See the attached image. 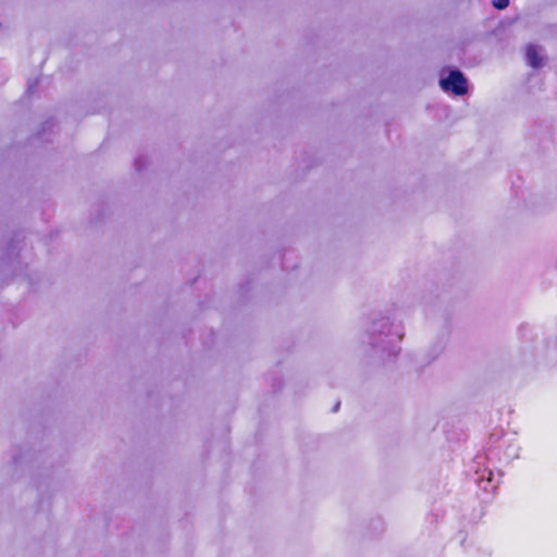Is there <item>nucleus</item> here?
Segmentation results:
<instances>
[{
	"label": "nucleus",
	"instance_id": "obj_1",
	"mask_svg": "<svg viewBox=\"0 0 557 557\" xmlns=\"http://www.w3.org/2000/svg\"><path fill=\"white\" fill-rule=\"evenodd\" d=\"M368 344L382 360L396 357L400 351L399 343L404 329L395 324L388 315L372 313L367 327Z\"/></svg>",
	"mask_w": 557,
	"mask_h": 557
},
{
	"label": "nucleus",
	"instance_id": "obj_2",
	"mask_svg": "<svg viewBox=\"0 0 557 557\" xmlns=\"http://www.w3.org/2000/svg\"><path fill=\"white\" fill-rule=\"evenodd\" d=\"M485 459L494 465L495 462L508 463L518 458L519 447L509 438L503 429H494L484 446Z\"/></svg>",
	"mask_w": 557,
	"mask_h": 557
},
{
	"label": "nucleus",
	"instance_id": "obj_3",
	"mask_svg": "<svg viewBox=\"0 0 557 557\" xmlns=\"http://www.w3.org/2000/svg\"><path fill=\"white\" fill-rule=\"evenodd\" d=\"M440 87L446 94L463 97L469 92V81L456 66H445L440 73Z\"/></svg>",
	"mask_w": 557,
	"mask_h": 557
},
{
	"label": "nucleus",
	"instance_id": "obj_4",
	"mask_svg": "<svg viewBox=\"0 0 557 557\" xmlns=\"http://www.w3.org/2000/svg\"><path fill=\"white\" fill-rule=\"evenodd\" d=\"M472 481L486 494L493 493L497 488V483L494 482V474L487 468L482 471H475L472 475Z\"/></svg>",
	"mask_w": 557,
	"mask_h": 557
},
{
	"label": "nucleus",
	"instance_id": "obj_5",
	"mask_svg": "<svg viewBox=\"0 0 557 557\" xmlns=\"http://www.w3.org/2000/svg\"><path fill=\"white\" fill-rule=\"evenodd\" d=\"M541 52H542V47L534 45V44H529L527 46V50H525L527 64L535 70L543 67L544 58L541 54Z\"/></svg>",
	"mask_w": 557,
	"mask_h": 557
},
{
	"label": "nucleus",
	"instance_id": "obj_6",
	"mask_svg": "<svg viewBox=\"0 0 557 557\" xmlns=\"http://www.w3.org/2000/svg\"><path fill=\"white\" fill-rule=\"evenodd\" d=\"M518 336L522 344L521 349L527 350L532 358L534 355L532 344L535 341V335L532 327H530L528 324H521L518 327Z\"/></svg>",
	"mask_w": 557,
	"mask_h": 557
},
{
	"label": "nucleus",
	"instance_id": "obj_7",
	"mask_svg": "<svg viewBox=\"0 0 557 557\" xmlns=\"http://www.w3.org/2000/svg\"><path fill=\"white\" fill-rule=\"evenodd\" d=\"M55 126V120L53 117H50L42 122L39 131L33 138V140H41V141H49V136L52 133L53 127Z\"/></svg>",
	"mask_w": 557,
	"mask_h": 557
},
{
	"label": "nucleus",
	"instance_id": "obj_8",
	"mask_svg": "<svg viewBox=\"0 0 557 557\" xmlns=\"http://www.w3.org/2000/svg\"><path fill=\"white\" fill-rule=\"evenodd\" d=\"M15 237L12 238L5 249V253L1 259V263H5L7 265H11V263L18 257V247Z\"/></svg>",
	"mask_w": 557,
	"mask_h": 557
},
{
	"label": "nucleus",
	"instance_id": "obj_9",
	"mask_svg": "<svg viewBox=\"0 0 557 557\" xmlns=\"http://www.w3.org/2000/svg\"><path fill=\"white\" fill-rule=\"evenodd\" d=\"M148 158L145 154H139L134 161V168L137 172H141L147 168Z\"/></svg>",
	"mask_w": 557,
	"mask_h": 557
},
{
	"label": "nucleus",
	"instance_id": "obj_10",
	"mask_svg": "<svg viewBox=\"0 0 557 557\" xmlns=\"http://www.w3.org/2000/svg\"><path fill=\"white\" fill-rule=\"evenodd\" d=\"M510 0H493L492 4L497 10H504L508 8Z\"/></svg>",
	"mask_w": 557,
	"mask_h": 557
},
{
	"label": "nucleus",
	"instance_id": "obj_11",
	"mask_svg": "<svg viewBox=\"0 0 557 557\" xmlns=\"http://www.w3.org/2000/svg\"><path fill=\"white\" fill-rule=\"evenodd\" d=\"M272 387L274 392L280 391L283 387V380L281 377H273Z\"/></svg>",
	"mask_w": 557,
	"mask_h": 557
},
{
	"label": "nucleus",
	"instance_id": "obj_12",
	"mask_svg": "<svg viewBox=\"0 0 557 557\" xmlns=\"http://www.w3.org/2000/svg\"><path fill=\"white\" fill-rule=\"evenodd\" d=\"M37 85H38V81L37 79H35L33 82H29L28 85H27L26 92L28 95H33L36 91V89H37Z\"/></svg>",
	"mask_w": 557,
	"mask_h": 557
},
{
	"label": "nucleus",
	"instance_id": "obj_13",
	"mask_svg": "<svg viewBox=\"0 0 557 557\" xmlns=\"http://www.w3.org/2000/svg\"><path fill=\"white\" fill-rule=\"evenodd\" d=\"M12 459H13V463H14L15 466H17V465H20V463H22V462H23V460H24V456H23V454H22V453L14 454V455H13V457H12Z\"/></svg>",
	"mask_w": 557,
	"mask_h": 557
},
{
	"label": "nucleus",
	"instance_id": "obj_14",
	"mask_svg": "<svg viewBox=\"0 0 557 557\" xmlns=\"http://www.w3.org/2000/svg\"><path fill=\"white\" fill-rule=\"evenodd\" d=\"M339 407H341V401H337V403L333 406V408H332V412H337V411H338V409H339Z\"/></svg>",
	"mask_w": 557,
	"mask_h": 557
},
{
	"label": "nucleus",
	"instance_id": "obj_15",
	"mask_svg": "<svg viewBox=\"0 0 557 557\" xmlns=\"http://www.w3.org/2000/svg\"><path fill=\"white\" fill-rule=\"evenodd\" d=\"M247 285H248V282L245 283V284H242L240 285V289L244 290V292L247 290Z\"/></svg>",
	"mask_w": 557,
	"mask_h": 557
},
{
	"label": "nucleus",
	"instance_id": "obj_16",
	"mask_svg": "<svg viewBox=\"0 0 557 557\" xmlns=\"http://www.w3.org/2000/svg\"><path fill=\"white\" fill-rule=\"evenodd\" d=\"M376 523L380 524V529L383 530V521H381L380 519L376 520Z\"/></svg>",
	"mask_w": 557,
	"mask_h": 557
}]
</instances>
